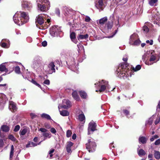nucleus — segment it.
Segmentation results:
<instances>
[{
  "mask_svg": "<svg viewBox=\"0 0 160 160\" xmlns=\"http://www.w3.org/2000/svg\"><path fill=\"white\" fill-rule=\"evenodd\" d=\"M29 20L28 14L24 12H17L13 17L14 22L18 25H21L28 22Z\"/></svg>",
  "mask_w": 160,
  "mask_h": 160,
  "instance_id": "f257e3e1",
  "label": "nucleus"
},
{
  "mask_svg": "<svg viewBox=\"0 0 160 160\" xmlns=\"http://www.w3.org/2000/svg\"><path fill=\"white\" fill-rule=\"evenodd\" d=\"M124 65H120L116 70V73L117 76L120 78L123 79H127L129 77H131V71L127 69H124Z\"/></svg>",
  "mask_w": 160,
  "mask_h": 160,
  "instance_id": "f03ea898",
  "label": "nucleus"
},
{
  "mask_svg": "<svg viewBox=\"0 0 160 160\" xmlns=\"http://www.w3.org/2000/svg\"><path fill=\"white\" fill-rule=\"evenodd\" d=\"M48 16L47 15H45L44 14H40L38 15L36 17V23L39 24L41 25H42L43 24H45L44 21L45 20H47V22L49 24L48 25H46L45 28H44L43 25L38 27L39 29H44L47 28L50 25L49 23L50 22V19L48 18Z\"/></svg>",
  "mask_w": 160,
  "mask_h": 160,
  "instance_id": "7ed1b4c3",
  "label": "nucleus"
},
{
  "mask_svg": "<svg viewBox=\"0 0 160 160\" xmlns=\"http://www.w3.org/2000/svg\"><path fill=\"white\" fill-rule=\"evenodd\" d=\"M148 54L149 55L150 57L149 61L145 62L146 64L148 65H151L159 60L160 56L159 54H156L154 51L150 50Z\"/></svg>",
  "mask_w": 160,
  "mask_h": 160,
  "instance_id": "20e7f679",
  "label": "nucleus"
},
{
  "mask_svg": "<svg viewBox=\"0 0 160 160\" xmlns=\"http://www.w3.org/2000/svg\"><path fill=\"white\" fill-rule=\"evenodd\" d=\"M38 10L41 11H45L48 10L50 2L48 0H37Z\"/></svg>",
  "mask_w": 160,
  "mask_h": 160,
  "instance_id": "39448f33",
  "label": "nucleus"
},
{
  "mask_svg": "<svg viewBox=\"0 0 160 160\" xmlns=\"http://www.w3.org/2000/svg\"><path fill=\"white\" fill-rule=\"evenodd\" d=\"M86 148L89 152H92L95 151L96 144L94 140L91 138L88 140V142L86 144Z\"/></svg>",
  "mask_w": 160,
  "mask_h": 160,
  "instance_id": "423d86ee",
  "label": "nucleus"
},
{
  "mask_svg": "<svg viewBox=\"0 0 160 160\" xmlns=\"http://www.w3.org/2000/svg\"><path fill=\"white\" fill-rule=\"evenodd\" d=\"M98 85V86H100V88L98 90L100 92H102L104 91L106 89H109L110 86L108 84V81L102 80L101 81H98L95 85ZM98 90H96V92H98Z\"/></svg>",
  "mask_w": 160,
  "mask_h": 160,
  "instance_id": "0eeeda50",
  "label": "nucleus"
},
{
  "mask_svg": "<svg viewBox=\"0 0 160 160\" xmlns=\"http://www.w3.org/2000/svg\"><path fill=\"white\" fill-rule=\"evenodd\" d=\"M62 32L61 28L58 26H52L50 30V34L53 37L58 36Z\"/></svg>",
  "mask_w": 160,
  "mask_h": 160,
  "instance_id": "6e6552de",
  "label": "nucleus"
},
{
  "mask_svg": "<svg viewBox=\"0 0 160 160\" xmlns=\"http://www.w3.org/2000/svg\"><path fill=\"white\" fill-rule=\"evenodd\" d=\"M140 42L138 36L137 34L133 33L131 36L129 42L130 44L137 46L140 44Z\"/></svg>",
  "mask_w": 160,
  "mask_h": 160,
  "instance_id": "1a4fd4ad",
  "label": "nucleus"
},
{
  "mask_svg": "<svg viewBox=\"0 0 160 160\" xmlns=\"http://www.w3.org/2000/svg\"><path fill=\"white\" fill-rule=\"evenodd\" d=\"M42 58L39 56H36L34 58L32 62V67L34 68L39 67L42 64Z\"/></svg>",
  "mask_w": 160,
  "mask_h": 160,
  "instance_id": "9d476101",
  "label": "nucleus"
},
{
  "mask_svg": "<svg viewBox=\"0 0 160 160\" xmlns=\"http://www.w3.org/2000/svg\"><path fill=\"white\" fill-rule=\"evenodd\" d=\"M152 20L154 24L160 26V15L158 12H156L152 16Z\"/></svg>",
  "mask_w": 160,
  "mask_h": 160,
  "instance_id": "9b49d317",
  "label": "nucleus"
},
{
  "mask_svg": "<svg viewBox=\"0 0 160 160\" xmlns=\"http://www.w3.org/2000/svg\"><path fill=\"white\" fill-rule=\"evenodd\" d=\"M96 124L95 122L93 121L90 122L88 124V134H90V131H91L93 132L95 131L96 130Z\"/></svg>",
  "mask_w": 160,
  "mask_h": 160,
  "instance_id": "f8f14e48",
  "label": "nucleus"
},
{
  "mask_svg": "<svg viewBox=\"0 0 160 160\" xmlns=\"http://www.w3.org/2000/svg\"><path fill=\"white\" fill-rule=\"evenodd\" d=\"M47 71L50 74L55 72V65L53 62H51L48 64Z\"/></svg>",
  "mask_w": 160,
  "mask_h": 160,
  "instance_id": "ddd939ff",
  "label": "nucleus"
},
{
  "mask_svg": "<svg viewBox=\"0 0 160 160\" xmlns=\"http://www.w3.org/2000/svg\"><path fill=\"white\" fill-rule=\"evenodd\" d=\"M65 13L64 15L68 17H72L73 14V11L71 8H68L65 6L64 7Z\"/></svg>",
  "mask_w": 160,
  "mask_h": 160,
  "instance_id": "4468645a",
  "label": "nucleus"
},
{
  "mask_svg": "<svg viewBox=\"0 0 160 160\" xmlns=\"http://www.w3.org/2000/svg\"><path fill=\"white\" fill-rule=\"evenodd\" d=\"M95 6L99 11L103 10L104 7L103 0H98V2L96 4Z\"/></svg>",
  "mask_w": 160,
  "mask_h": 160,
  "instance_id": "2eb2a0df",
  "label": "nucleus"
},
{
  "mask_svg": "<svg viewBox=\"0 0 160 160\" xmlns=\"http://www.w3.org/2000/svg\"><path fill=\"white\" fill-rule=\"evenodd\" d=\"M77 64H78L76 63L74 59H73V61L71 62L70 65L69 66V68L71 70L74 72H76L78 68Z\"/></svg>",
  "mask_w": 160,
  "mask_h": 160,
  "instance_id": "dca6fc26",
  "label": "nucleus"
},
{
  "mask_svg": "<svg viewBox=\"0 0 160 160\" xmlns=\"http://www.w3.org/2000/svg\"><path fill=\"white\" fill-rule=\"evenodd\" d=\"M62 104L61 107L65 109H67L70 107L71 105V102L67 99H64L62 101Z\"/></svg>",
  "mask_w": 160,
  "mask_h": 160,
  "instance_id": "f3484780",
  "label": "nucleus"
},
{
  "mask_svg": "<svg viewBox=\"0 0 160 160\" xmlns=\"http://www.w3.org/2000/svg\"><path fill=\"white\" fill-rule=\"evenodd\" d=\"M9 108L12 112L16 111L17 108L16 104L12 101H10L9 102Z\"/></svg>",
  "mask_w": 160,
  "mask_h": 160,
  "instance_id": "a211bd4d",
  "label": "nucleus"
},
{
  "mask_svg": "<svg viewBox=\"0 0 160 160\" xmlns=\"http://www.w3.org/2000/svg\"><path fill=\"white\" fill-rule=\"evenodd\" d=\"M6 63H3L0 65V73L2 72H8V70L6 66Z\"/></svg>",
  "mask_w": 160,
  "mask_h": 160,
  "instance_id": "6ab92c4d",
  "label": "nucleus"
},
{
  "mask_svg": "<svg viewBox=\"0 0 160 160\" xmlns=\"http://www.w3.org/2000/svg\"><path fill=\"white\" fill-rule=\"evenodd\" d=\"M72 31V28H70V38L72 41L75 43H77V41L76 39L75 33L73 32H71Z\"/></svg>",
  "mask_w": 160,
  "mask_h": 160,
  "instance_id": "aec40b11",
  "label": "nucleus"
},
{
  "mask_svg": "<svg viewBox=\"0 0 160 160\" xmlns=\"http://www.w3.org/2000/svg\"><path fill=\"white\" fill-rule=\"evenodd\" d=\"M7 99L5 94L2 93H0V106L2 103H4Z\"/></svg>",
  "mask_w": 160,
  "mask_h": 160,
  "instance_id": "412c9836",
  "label": "nucleus"
},
{
  "mask_svg": "<svg viewBox=\"0 0 160 160\" xmlns=\"http://www.w3.org/2000/svg\"><path fill=\"white\" fill-rule=\"evenodd\" d=\"M22 6L23 8L29 9L32 7V4L30 2L23 1L22 4Z\"/></svg>",
  "mask_w": 160,
  "mask_h": 160,
  "instance_id": "4be33fe9",
  "label": "nucleus"
},
{
  "mask_svg": "<svg viewBox=\"0 0 160 160\" xmlns=\"http://www.w3.org/2000/svg\"><path fill=\"white\" fill-rule=\"evenodd\" d=\"M107 21L108 18L107 17H105L102 18L99 20H98L97 21V22L99 24L101 25H103Z\"/></svg>",
  "mask_w": 160,
  "mask_h": 160,
  "instance_id": "5701e85b",
  "label": "nucleus"
},
{
  "mask_svg": "<svg viewBox=\"0 0 160 160\" xmlns=\"http://www.w3.org/2000/svg\"><path fill=\"white\" fill-rule=\"evenodd\" d=\"M73 145V143L71 142H69L67 143L66 145L67 151L68 153H70L72 152L71 147Z\"/></svg>",
  "mask_w": 160,
  "mask_h": 160,
  "instance_id": "b1692460",
  "label": "nucleus"
},
{
  "mask_svg": "<svg viewBox=\"0 0 160 160\" xmlns=\"http://www.w3.org/2000/svg\"><path fill=\"white\" fill-rule=\"evenodd\" d=\"M148 138L144 136H140L139 138L138 141L139 143L142 144H145L147 142Z\"/></svg>",
  "mask_w": 160,
  "mask_h": 160,
  "instance_id": "393cba45",
  "label": "nucleus"
},
{
  "mask_svg": "<svg viewBox=\"0 0 160 160\" xmlns=\"http://www.w3.org/2000/svg\"><path fill=\"white\" fill-rule=\"evenodd\" d=\"M79 120L81 122H83L84 123L85 121V118L83 113L82 112V113L78 115Z\"/></svg>",
  "mask_w": 160,
  "mask_h": 160,
  "instance_id": "a878e982",
  "label": "nucleus"
},
{
  "mask_svg": "<svg viewBox=\"0 0 160 160\" xmlns=\"http://www.w3.org/2000/svg\"><path fill=\"white\" fill-rule=\"evenodd\" d=\"M154 156V158L156 159H160V152L156 150H154V153H153Z\"/></svg>",
  "mask_w": 160,
  "mask_h": 160,
  "instance_id": "bb28decb",
  "label": "nucleus"
},
{
  "mask_svg": "<svg viewBox=\"0 0 160 160\" xmlns=\"http://www.w3.org/2000/svg\"><path fill=\"white\" fill-rule=\"evenodd\" d=\"M72 97L75 100L77 101L79 100V97L77 91H73L72 93Z\"/></svg>",
  "mask_w": 160,
  "mask_h": 160,
  "instance_id": "cd10ccee",
  "label": "nucleus"
},
{
  "mask_svg": "<svg viewBox=\"0 0 160 160\" xmlns=\"http://www.w3.org/2000/svg\"><path fill=\"white\" fill-rule=\"evenodd\" d=\"M138 153L139 156L141 157L144 156L146 154V152L143 149H139V148H138Z\"/></svg>",
  "mask_w": 160,
  "mask_h": 160,
  "instance_id": "c85d7f7f",
  "label": "nucleus"
},
{
  "mask_svg": "<svg viewBox=\"0 0 160 160\" xmlns=\"http://www.w3.org/2000/svg\"><path fill=\"white\" fill-rule=\"evenodd\" d=\"M122 112L128 118H129L131 116H130L129 111L127 109H124L122 111Z\"/></svg>",
  "mask_w": 160,
  "mask_h": 160,
  "instance_id": "c756f323",
  "label": "nucleus"
},
{
  "mask_svg": "<svg viewBox=\"0 0 160 160\" xmlns=\"http://www.w3.org/2000/svg\"><path fill=\"white\" fill-rule=\"evenodd\" d=\"M42 135L44 137L43 140H45L47 138H49L51 137V134L50 133H43Z\"/></svg>",
  "mask_w": 160,
  "mask_h": 160,
  "instance_id": "7c9ffc66",
  "label": "nucleus"
},
{
  "mask_svg": "<svg viewBox=\"0 0 160 160\" xmlns=\"http://www.w3.org/2000/svg\"><path fill=\"white\" fill-rule=\"evenodd\" d=\"M79 94L81 97L83 99H86L87 95V93L84 91H79Z\"/></svg>",
  "mask_w": 160,
  "mask_h": 160,
  "instance_id": "2f4dec72",
  "label": "nucleus"
},
{
  "mask_svg": "<svg viewBox=\"0 0 160 160\" xmlns=\"http://www.w3.org/2000/svg\"><path fill=\"white\" fill-rule=\"evenodd\" d=\"M9 128L8 126L6 125H2L1 128V130L6 132H8Z\"/></svg>",
  "mask_w": 160,
  "mask_h": 160,
  "instance_id": "473e14b6",
  "label": "nucleus"
},
{
  "mask_svg": "<svg viewBox=\"0 0 160 160\" xmlns=\"http://www.w3.org/2000/svg\"><path fill=\"white\" fill-rule=\"evenodd\" d=\"M113 25V24L112 22H108L106 24L105 28L108 29H111L112 28Z\"/></svg>",
  "mask_w": 160,
  "mask_h": 160,
  "instance_id": "72a5a7b5",
  "label": "nucleus"
},
{
  "mask_svg": "<svg viewBox=\"0 0 160 160\" xmlns=\"http://www.w3.org/2000/svg\"><path fill=\"white\" fill-rule=\"evenodd\" d=\"M61 115L63 116H68L69 114V112L66 110H63L62 111L59 110Z\"/></svg>",
  "mask_w": 160,
  "mask_h": 160,
  "instance_id": "f704fd0d",
  "label": "nucleus"
},
{
  "mask_svg": "<svg viewBox=\"0 0 160 160\" xmlns=\"http://www.w3.org/2000/svg\"><path fill=\"white\" fill-rule=\"evenodd\" d=\"M41 117L42 118H46L48 120H51V118L48 114L45 113H43L41 115Z\"/></svg>",
  "mask_w": 160,
  "mask_h": 160,
  "instance_id": "c9c22d12",
  "label": "nucleus"
},
{
  "mask_svg": "<svg viewBox=\"0 0 160 160\" xmlns=\"http://www.w3.org/2000/svg\"><path fill=\"white\" fill-rule=\"evenodd\" d=\"M88 34H86L85 35H79L78 39H87L88 38Z\"/></svg>",
  "mask_w": 160,
  "mask_h": 160,
  "instance_id": "e433bc0d",
  "label": "nucleus"
},
{
  "mask_svg": "<svg viewBox=\"0 0 160 160\" xmlns=\"http://www.w3.org/2000/svg\"><path fill=\"white\" fill-rule=\"evenodd\" d=\"M14 146L13 145H12L11 146V150L10 153V159H11L13 155V153H14Z\"/></svg>",
  "mask_w": 160,
  "mask_h": 160,
  "instance_id": "4c0bfd02",
  "label": "nucleus"
},
{
  "mask_svg": "<svg viewBox=\"0 0 160 160\" xmlns=\"http://www.w3.org/2000/svg\"><path fill=\"white\" fill-rule=\"evenodd\" d=\"M37 145V144L33 142H29L28 144L26 145L27 148H29L30 147H35Z\"/></svg>",
  "mask_w": 160,
  "mask_h": 160,
  "instance_id": "58836bf2",
  "label": "nucleus"
},
{
  "mask_svg": "<svg viewBox=\"0 0 160 160\" xmlns=\"http://www.w3.org/2000/svg\"><path fill=\"white\" fill-rule=\"evenodd\" d=\"M153 119L152 118H150L145 123L146 125H151L152 123Z\"/></svg>",
  "mask_w": 160,
  "mask_h": 160,
  "instance_id": "ea45409f",
  "label": "nucleus"
},
{
  "mask_svg": "<svg viewBox=\"0 0 160 160\" xmlns=\"http://www.w3.org/2000/svg\"><path fill=\"white\" fill-rule=\"evenodd\" d=\"M158 2V0H149V3L151 6H153L155 5V4Z\"/></svg>",
  "mask_w": 160,
  "mask_h": 160,
  "instance_id": "a19ab883",
  "label": "nucleus"
},
{
  "mask_svg": "<svg viewBox=\"0 0 160 160\" xmlns=\"http://www.w3.org/2000/svg\"><path fill=\"white\" fill-rule=\"evenodd\" d=\"M142 30L143 32L145 33H147L149 31V29L148 27L146 26V25H145L143 26Z\"/></svg>",
  "mask_w": 160,
  "mask_h": 160,
  "instance_id": "79ce46f5",
  "label": "nucleus"
},
{
  "mask_svg": "<svg viewBox=\"0 0 160 160\" xmlns=\"http://www.w3.org/2000/svg\"><path fill=\"white\" fill-rule=\"evenodd\" d=\"M141 68V66L140 65H137L135 68L134 67L132 68V70L136 72L139 70Z\"/></svg>",
  "mask_w": 160,
  "mask_h": 160,
  "instance_id": "37998d69",
  "label": "nucleus"
},
{
  "mask_svg": "<svg viewBox=\"0 0 160 160\" xmlns=\"http://www.w3.org/2000/svg\"><path fill=\"white\" fill-rule=\"evenodd\" d=\"M27 132V130L26 129H24L22 130H21L20 131V134L21 135H24Z\"/></svg>",
  "mask_w": 160,
  "mask_h": 160,
  "instance_id": "c03bdc74",
  "label": "nucleus"
},
{
  "mask_svg": "<svg viewBox=\"0 0 160 160\" xmlns=\"http://www.w3.org/2000/svg\"><path fill=\"white\" fill-rule=\"evenodd\" d=\"M20 68L19 66H16L15 68V71L16 73L20 74Z\"/></svg>",
  "mask_w": 160,
  "mask_h": 160,
  "instance_id": "a18cd8bd",
  "label": "nucleus"
},
{
  "mask_svg": "<svg viewBox=\"0 0 160 160\" xmlns=\"http://www.w3.org/2000/svg\"><path fill=\"white\" fill-rule=\"evenodd\" d=\"M1 46L3 48H7L9 47L8 45L5 42H1Z\"/></svg>",
  "mask_w": 160,
  "mask_h": 160,
  "instance_id": "49530a36",
  "label": "nucleus"
},
{
  "mask_svg": "<svg viewBox=\"0 0 160 160\" xmlns=\"http://www.w3.org/2000/svg\"><path fill=\"white\" fill-rule=\"evenodd\" d=\"M159 137L157 135H155L152 136V137L150 139V140L151 142L153 141L155 139H157Z\"/></svg>",
  "mask_w": 160,
  "mask_h": 160,
  "instance_id": "de8ad7c7",
  "label": "nucleus"
},
{
  "mask_svg": "<svg viewBox=\"0 0 160 160\" xmlns=\"http://www.w3.org/2000/svg\"><path fill=\"white\" fill-rule=\"evenodd\" d=\"M72 134L71 130H68L67 132V137L68 138L70 137Z\"/></svg>",
  "mask_w": 160,
  "mask_h": 160,
  "instance_id": "09e8293b",
  "label": "nucleus"
},
{
  "mask_svg": "<svg viewBox=\"0 0 160 160\" xmlns=\"http://www.w3.org/2000/svg\"><path fill=\"white\" fill-rule=\"evenodd\" d=\"M8 138L9 139L12 140V141H14L16 140V138L14 137L12 135H10L8 136Z\"/></svg>",
  "mask_w": 160,
  "mask_h": 160,
  "instance_id": "8fccbe9b",
  "label": "nucleus"
},
{
  "mask_svg": "<svg viewBox=\"0 0 160 160\" xmlns=\"http://www.w3.org/2000/svg\"><path fill=\"white\" fill-rule=\"evenodd\" d=\"M159 122H160V117H159L156 118L154 123L155 125H157Z\"/></svg>",
  "mask_w": 160,
  "mask_h": 160,
  "instance_id": "3c124183",
  "label": "nucleus"
},
{
  "mask_svg": "<svg viewBox=\"0 0 160 160\" xmlns=\"http://www.w3.org/2000/svg\"><path fill=\"white\" fill-rule=\"evenodd\" d=\"M20 128V127L19 125H17L15 127L14 129V131L15 132H17L18 131Z\"/></svg>",
  "mask_w": 160,
  "mask_h": 160,
  "instance_id": "603ef678",
  "label": "nucleus"
},
{
  "mask_svg": "<svg viewBox=\"0 0 160 160\" xmlns=\"http://www.w3.org/2000/svg\"><path fill=\"white\" fill-rule=\"evenodd\" d=\"M43 84L49 85L50 84V81L48 79L45 80L43 82Z\"/></svg>",
  "mask_w": 160,
  "mask_h": 160,
  "instance_id": "864d4df0",
  "label": "nucleus"
},
{
  "mask_svg": "<svg viewBox=\"0 0 160 160\" xmlns=\"http://www.w3.org/2000/svg\"><path fill=\"white\" fill-rule=\"evenodd\" d=\"M91 20V19L90 18L89 16H87L85 18V21L86 22H88L90 21Z\"/></svg>",
  "mask_w": 160,
  "mask_h": 160,
  "instance_id": "5fc2aeb1",
  "label": "nucleus"
},
{
  "mask_svg": "<svg viewBox=\"0 0 160 160\" xmlns=\"http://www.w3.org/2000/svg\"><path fill=\"white\" fill-rule=\"evenodd\" d=\"M39 131L43 133H46L47 131V130L44 128H41L39 129Z\"/></svg>",
  "mask_w": 160,
  "mask_h": 160,
  "instance_id": "6e6d98bb",
  "label": "nucleus"
},
{
  "mask_svg": "<svg viewBox=\"0 0 160 160\" xmlns=\"http://www.w3.org/2000/svg\"><path fill=\"white\" fill-rule=\"evenodd\" d=\"M128 57L127 55H125L122 58V60L124 62H127L128 59Z\"/></svg>",
  "mask_w": 160,
  "mask_h": 160,
  "instance_id": "4d7b16f0",
  "label": "nucleus"
},
{
  "mask_svg": "<svg viewBox=\"0 0 160 160\" xmlns=\"http://www.w3.org/2000/svg\"><path fill=\"white\" fill-rule=\"evenodd\" d=\"M119 18H118L117 19V21L115 22V25L117 26V27L118 28L120 27V25L119 24Z\"/></svg>",
  "mask_w": 160,
  "mask_h": 160,
  "instance_id": "13d9d810",
  "label": "nucleus"
},
{
  "mask_svg": "<svg viewBox=\"0 0 160 160\" xmlns=\"http://www.w3.org/2000/svg\"><path fill=\"white\" fill-rule=\"evenodd\" d=\"M51 132L53 134H55L56 132V129L53 128H52L50 129Z\"/></svg>",
  "mask_w": 160,
  "mask_h": 160,
  "instance_id": "bf43d9fd",
  "label": "nucleus"
},
{
  "mask_svg": "<svg viewBox=\"0 0 160 160\" xmlns=\"http://www.w3.org/2000/svg\"><path fill=\"white\" fill-rule=\"evenodd\" d=\"M42 45L43 47H46L47 45V42L46 41H44L42 43Z\"/></svg>",
  "mask_w": 160,
  "mask_h": 160,
  "instance_id": "052dcab7",
  "label": "nucleus"
},
{
  "mask_svg": "<svg viewBox=\"0 0 160 160\" xmlns=\"http://www.w3.org/2000/svg\"><path fill=\"white\" fill-rule=\"evenodd\" d=\"M153 41L152 40H151L150 41L147 40L146 41V42L147 43H149L150 45H152L153 44Z\"/></svg>",
  "mask_w": 160,
  "mask_h": 160,
  "instance_id": "680f3d73",
  "label": "nucleus"
},
{
  "mask_svg": "<svg viewBox=\"0 0 160 160\" xmlns=\"http://www.w3.org/2000/svg\"><path fill=\"white\" fill-rule=\"evenodd\" d=\"M160 144V139H158L155 142L154 144L156 145H157Z\"/></svg>",
  "mask_w": 160,
  "mask_h": 160,
  "instance_id": "e2e57ef3",
  "label": "nucleus"
},
{
  "mask_svg": "<svg viewBox=\"0 0 160 160\" xmlns=\"http://www.w3.org/2000/svg\"><path fill=\"white\" fill-rule=\"evenodd\" d=\"M22 76L23 78H25V79H28V78H29V75H28V74L27 73V75H25L24 73H23L22 74Z\"/></svg>",
  "mask_w": 160,
  "mask_h": 160,
  "instance_id": "0e129e2a",
  "label": "nucleus"
},
{
  "mask_svg": "<svg viewBox=\"0 0 160 160\" xmlns=\"http://www.w3.org/2000/svg\"><path fill=\"white\" fill-rule=\"evenodd\" d=\"M4 144L3 141L2 139H0V148L3 147Z\"/></svg>",
  "mask_w": 160,
  "mask_h": 160,
  "instance_id": "69168bd1",
  "label": "nucleus"
},
{
  "mask_svg": "<svg viewBox=\"0 0 160 160\" xmlns=\"http://www.w3.org/2000/svg\"><path fill=\"white\" fill-rule=\"evenodd\" d=\"M55 12L58 15H59L60 14V12L59 9L57 8L56 9Z\"/></svg>",
  "mask_w": 160,
  "mask_h": 160,
  "instance_id": "338daca9",
  "label": "nucleus"
},
{
  "mask_svg": "<svg viewBox=\"0 0 160 160\" xmlns=\"http://www.w3.org/2000/svg\"><path fill=\"white\" fill-rule=\"evenodd\" d=\"M30 116L33 119L36 117V115L33 113H31L30 114Z\"/></svg>",
  "mask_w": 160,
  "mask_h": 160,
  "instance_id": "774afa93",
  "label": "nucleus"
}]
</instances>
